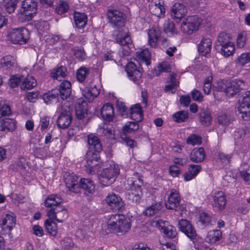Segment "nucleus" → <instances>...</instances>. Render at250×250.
Returning a JSON list of instances; mask_svg holds the SVG:
<instances>
[{
  "label": "nucleus",
  "mask_w": 250,
  "mask_h": 250,
  "mask_svg": "<svg viewBox=\"0 0 250 250\" xmlns=\"http://www.w3.org/2000/svg\"><path fill=\"white\" fill-rule=\"evenodd\" d=\"M237 110L242 114V118L245 120L250 119V91L247 92L240 101Z\"/></svg>",
  "instance_id": "9d476101"
},
{
  "label": "nucleus",
  "mask_w": 250,
  "mask_h": 250,
  "mask_svg": "<svg viewBox=\"0 0 250 250\" xmlns=\"http://www.w3.org/2000/svg\"><path fill=\"white\" fill-rule=\"evenodd\" d=\"M212 78L208 77L207 78L204 82V85H203V90L204 93L206 94H209L211 88V82Z\"/></svg>",
  "instance_id": "0e129e2a"
},
{
  "label": "nucleus",
  "mask_w": 250,
  "mask_h": 250,
  "mask_svg": "<svg viewBox=\"0 0 250 250\" xmlns=\"http://www.w3.org/2000/svg\"><path fill=\"white\" fill-rule=\"evenodd\" d=\"M17 4L13 3L8 2L6 1L3 0V6L6 11L9 14L13 12L16 7Z\"/></svg>",
  "instance_id": "338daca9"
},
{
  "label": "nucleus",
  "mask_w": 250,
  "mask_h": 250,
  "mask_svg": "<svg viewBox=\"0 0 250 250\" xmlns=\"http://www.w3.org/2000/svg\"><path fill=\"white\" fill-rule=\"evenodd\" d=\"M74 20L75 24L78 28H83L87 21V17L83 13L74 12Z\"/></svg>",
  "instance_id": "cd10ccee"
},
{
  "label": "nucleus",
  "mask_w": 250,
  "mask_h": 250,
  "mask_svg": "<svg viewBox=\"0 0 250 250\" xmlns=\"http://www.w3.org/2000/svg\"><path fill=\"white\" fill-rule=\"evenodd\" d=\"M136 127L131 128L130 126H124L123 128V133L121 135V139L131 148L136 146V143L133 139H130L126 136V134L134 133L139 128V126H134Z\"/></svg>",
  "instance_id": "a211bd4d"
},
{
  "label": "nucleus",
  "mask_w": 250,
  "mask_h": 250,
  "mask_svg": "<svg viewBox=\"0 0 250 250\" xmlns=\"http://www.w3.org/2000/svg\"><path fill=\"white\" fill-rule=\"evenodd\" d=\"M82 189L86 195L92 194L95 192V185L91 180L83 178L79 181V192Z\"/></svg>",
  "instance_id": "6ab92c4d"
},
{
  "label": "nucleus",
  "mask_w": 250,
  "mask_h": 250,
  "mask_svg": "<svg viewBox=\"0 0 250 250\" xmlns=\"http://www.w3.org/2000/svg\"><path fill=\"white\" fill-rule=\"evenodd\" d=\"M100 93L99 89L95 86L85 87L83 91V94L88 102H92Z\"/></svg>",
  "instance_id": "c85d7f7f"
},
{
  "label": "nucleus",
  "mask_w": 250,
  "mask_h": 250,
  "mask_svg": "<svg viewBox=\"0 0 250 250\" xmlns=\"http://www.w3.org/2000/svg\"><path fill=\"white\" fill-rule=\"evenodd\" d=\"M238 63L241 65L250 62V52L242 54L237 58Z\"/></svg>",
  "instance_id": "4d7b16f0"
},
{
  "label": "nucleus",
  "mask_w": 250,
  "mask_h": 250,
  "mask_svg": "<svg viewBox=\"0 0 250 250\" xmlns=\"http://www.w3.org/2000/svg\"><path fill=\"white\" fill-rule=\"evenodd\" d=\"M72 117L69 112H62L57 121V125H70Z\"/></svg>",
  "instance_id": "e433bc0d"
},
{
  "label": "nucleus",
  "mask_w": 250,
  "mask_h": 250,
  "mask_svg": "<svg viewBox=\"0 0 250 250\" xmlns=\"http://www.w3.org/2000/svg\"><path fill=\"white\" fill-rule=\"evenodd\" d=\"M39 95L38 91L27 92L25 95V98L30 102L34 103L38 99Z\"/></svg>",
  "instance_id": "774afa93"
},
{
  "label": "nucleus",
  "mask_w": 250,
  "mask_h": 250,
  "mask_svg": "<svg viewBox=\"0 0 250 250\" xmlns=\"http://www.w3.org/2000/svg\"><path fill=\"white\" fill-rule=\"evenodd\" d=\"M66 70L64 67L60 66L55 72L51 73V76L59 81H61V78H63L66 76Z\"/></svg>",
  "instance_id": "a18cd8bd"
},
{
  "label": "nucleus",
  "mask_w": 250,
  "mask_h": 250,
  "mask_svg": "<svg viewBox=\"0 0 250 250\" xmlns=\"http://www.w3.org/2000/svg\"><path fill=\"white\" fill-rule=\"evenodd\" d=\"M116 107L122 116H126L128 114L127 108L124 103L117 101Z\"/></svg>",
  "instance_id": "680f3d73"
},
{
  "label": "nucleus",
  "mask_w": 250,
  "mask_h": 250,
  "mask_svg": "<svg viewBox=\"0 0 250 250\" xmlns=\"http://www.w3.org/2000/svg\"><path fill=\"white\" fill-rule=\"evenodd\" d=\"M186 12L185 5L181 3H175L171 8V17L177 22H179L184 17Z\"/></svg>",
  "instance_id": "f3484780"
},
{
  "label": "nucleus",
  "mask_w": 250,
  "mask_h": 250,
  "mask_svg": "<svg viewBox=\"0 0 250 250\" xmlns=\"http://www.w3.org/2000/svg\"><path fill=\"white\" fill-rule=\"evenodd\" d=\"M47 216L50 219L55 220L58 222H62L68 217V213L64 206H59L47 211Z\"/></svg>",
  "instance_id": "f8f14e48"
},
{
  "label": "nucleus",
  "mask_w": 250,
  "mask_h": 250,
  "mask_svg": "<svg viewBox=\"0 0 250 250\" xmlns=\"http://www.w3.org/2000/svg\"><path fill=\"white\" fill-rule=\"evenodd\" d=\"M205 152L203 147L194 149L190 155V159L193 162L199 163L203 161L205 157Z\"/></svg>",
  "instance_id": "7c9ffc66"
},
{
  "label": "nucleus",
  "mask_w": 250,
  "mask_h": 250,
  "mask_svg": "<svg viewBox=\"0 0 250 250\" xmlns=\"http://www.w3.org/2000/svg\"><path fill=\"white\" fill-rule=\"evenodd\" d=\"M211 41L209 38H203L198 47V50L201 55L207 56L211 49Z\"/></svg>",
  "instance_id": "a878e982"
},
{
  "label": "nucleus",
  "mask_w": 250,
  "mask_h": 250,
  "mask_svg": "<svg viewBox=\"0 0 250 250\" xmlns=\"http://www.w3.org/2000/svg\"><path fill=\"white\" fill-rule=\"evenodd\" d=\"M101 114L104 120L107 122L112 121L114 118L113 105L109 103L104 104L101 109Z\"/></svg>",
  "instance_id": "b1692460"
},
{
  "label": "nucleus",
  "mask_w": 250,
  "mask_h": 250,
  "mask_svg": "<svg viewBox=\"0 0 250 250\" xmlns=\"http://www.w3.org/2000/svg\"><path fill=\"white\" fill-rule=\"evenodd\" d=\"M180 230L184 233L190 239H194L196 236V232L190 222L186 219H181L178 223Z\"/></svg>",
  "instance_id": "2eb2a0df"
},
{
  "label": "nucleus",
  "mask_w": 250,
  "mask_h": 250,
  "mask_svg": "<svg viewBox=\"0 0 250 250\" xmlns=\"http://www.w3.org/2000/svg\"><path fill=\"white\" fill-rule=\"evenodd\" d=\"M119 173V169L115 167L104 169L98 173L99 180L101 184L105 186H108L115 181Z\"/></svg>",
  "instance_id": "39448f33"
},
{
  "label": "nucleus",
  "mask_w": 250,
  "mask_h": 250,
  "mask_svg": "<svg viewBox=\"0 0 250 250\" xmlns=\"http://www.w3.org/2000/svg\"><path fill=\"white\" fill-rule=\"evenodd\" d=\"M106 203L113 211H122L125 208V204L122 198L118 194L112 193L106 197Z\"/></svg>",
  "instance_id": "1a4fd4ad"
},
{
  "label": "nucleus",
  "mask_w": 250,
  "mask_h": 250,
  "mask_svg": "<svg viewBox=\"0 0 250 250\" xmlns=\"http://www.w3.org/2000/svg\"><path fill=\"white\" fill-rule=\"evenodd\" d=\"M8 40L14 44H24L29 38V32L25 28H13L9 30L7 34Z\"/></svg>",
  "instance_id": "20e7f679"
},
{
  "label": "nucleus",
  "mask_w": 250,
  "mask_h": 250,
  "mask_svg": "<svg viewBox=\"0 0 250 250\" xmlns=\"http://www.w3.org/2000/svg\"><path fill=\"white\" fill-rule=\"evenodd\" d=\"M108 22L113 28H120L124 26L125 19L122 12L116 9H109L107 12Z\"/></svg>",
  "instance_id": "0eeeda50"
},
{
  "label": "nucleus",
  "mask_w": 250,
  "mask_h": 250,
  "mask_svg": "<svg viewBox=\"0 0 250 250\" xmlns=\"http://www.w3.org/2000/svg\"><path fill=\"white\" fill-rule=\"evenodd\" d=\"M37 2L35 0H24L21 3L19 20L21 22L31 20L37 12Z\"/></svg>",
  "instance_id": "7ed1b4c3"
},
{
  "label": "nucleus",
  "mask_w": 250,
  "mask_h": 250,
  "mask_svg": "<svg viewBox=\"0 0 250 250\" xmlns=\"http://www.w3.org/2000/svg\"><path fill=\"white\" fill-rule=\"evenodd\" d=\"M78 177L73 173L66 172L64 175V179L65 186L68 190L74 193L79 192Z\"/></svg>",
  "instance_id": "4468645a"
},
{
  "label": "nucleus",
  "mask_w": 250,
  "mask_h": 250,
  "mask_svg": "<svg viewBox=\"0 0 250 250\" xmlns=\"http://www.w3.org/2000/svg\"><path fill=\"white\" fill-rule=\"evenodd\" d=\"M63 200L61 197L57 194H51L47 196L44 201V206L46 208H51L62 206L60 204Z\"/></svg>",
  "instance_id": "5701e85b"
},
{
  "label": "nucleus",
  "mask_w": 250,
  "mask_h": 250,
  "mask_svg": "<svg viewBox=\"0 0 250 250\" xmlns=\"http://www.w3.org/2000/svg\"><path fill=\"white\" fill-rule=\"evenodd\" d=\"M108 229L113 233L122 235L130 229L131 222L129 218L120 214L111 215L107 223Z\"/></svg>",
  "instance_id": "f257e3e1"
},
{
  "label": "nucleus",
  "mask_w": 250,
  "mask_h": 250,
  "mask_svg": "<svg viewBox=\"0 0 250 250\" xmlns=\"http://www.w3.org/2000/svg\"><path fill=\"white\" fill-rule=\"evenodd\" d=\"M130 118L133 121L130 122L131 124L133 125H138V123L143 121L144 116L143 113H131Z\"/></svg>",
  "instance_id": "bf43d9fd"
},
{
  "label": "nucleus",
  "mask_w": 250,
  "mask_h": 250,
  "mask_svg": "<svg viewBox=\"0 0 250 250\" xmlns=\"http://www.w3.org/2000/svg\"><path fill=\"white\" fill-rule=\"evenodd\" d=\"M232 86L233 89L235 90L237 93H239L241 90L244 89L245 88V82L239 79H235L230 83Z\"/></svg>",
  "instance_id": "8fccbe9b"
},
{
  "label": "nucleus",
  "mask_w": 250,
  "mask_h": 250,
  "mask_svg": "<svg viewBox=\"0 0 250 250\" xmlns=\"http://www.w3.org/2000/svg\"><path fill=\"white\" fill-rule=\"evenodd\" d=\"M47 220L45 222V230L51 235L55 236L58 232L57 225L56 223L51 220Z\"/></svg>",
  "instance_id": "ea45409f"
},
{
  "label": "nucleus",
  "mask_w": 250,
  "mask_h": 250,
  "mask_svg": "<svg viewBox=\"0 0 250 250\" xmlns=\"http://www.w3.org/2000/svg\"><path fill=\"white\" fill-rule=\"evenodd\" d=\"M36 85V80L32 76H27L22 82L21 88L25 90L32 89Z\"/></svg>",
  "instance_id": "4c0bfd02"
},
{
  "label": "nucleus",
  "mask_w": 250,
  "mask_h": 250,
  "mask_svg": "<svg viewBox=\"0 0 250 250\" xmlns=\"http://www.w3.org/2000/svg\"><path fill=\"white\" fill-rule=\"evenodd\" d=\"M234 50V44L231 42L230 43H228L221 47V53L224 56L229 57L233 54Z\"/></svg>",
  "instance_id": "49530a36"
},
{
  "label": "nucleus",
  "mask_w": 250,
  "mask_h": 250,
  "mask_svg": "<svg viewBox=\"0 0 250 250\" xmlns=\"http://www.w3.org/2000/svg\"><path fill=\"white\" fill-rule=\"evenodd\" d=\"M217 123L222 125H227L233 124V120L229 116L224 113L218 114L217 116Z\"/></svg>",
  "instance_id": "c03bdc74"
},
{
  "label": "nucleus",
  "mask_w": 250,
  "mask_h": 250,
  "mask_svg": "<svg viewBox=\"0 0 250 250\" xmlns=\"http://www.w3.org/2000/svg\"><path fill=\"white\" fill-rule=\"evenodd\" d=\"M89 74V69L84 66H82L77 71V79L79 82L82 83L85 80L86 77Z\"/></svg>",
  "instance_id": "79ce46f5"
},
{
  "label": "nucleus",
  "mask_w": 250,
  "mask_h": 250,
  "mask_svg": "<svg viewBox=\"0 0 250 250\" xmlns=\"http://www.w3.org/2000/svg\"><path fill=\"white\" fill-rule=\"evenodd\" d=\"M202 138L200 136L193 134L188 137L187 139V143L192 146L198 145L201 144Z\"/></svg>",
  "instance_id": "6e6d98bb"
},
{
  "label": "nucleus",
  "mask_w": 250,
  "mask_h": 250,
  "mask_svg": "<svg viewBox=\"0 0 250 250\" xmlns=\"http://www.w3.org/2000/svg\"><path fill=\"white\" fill-rule=\"evenodd\" d=\"M88 144L90 149H93L95 151L100 152L102 150V146L98 138L93 134L88 135Z\"/></svg>",
  "instance_id": "2f4dec72"
},
{
  "label": "nucleus",
  "mask_w": 250,
  "mask_h": 250,
  "mask_svg": "<svg viewBox=\"0 0 250 250\" xmlns=\"http://www.w3.org/2000/svg\"><path fill=\"white\" fill-rule=\"evenodd\" d=\"M61 245L62 247L66 250H71L74 247L72 240L69 237L64 238L61 241Z\"/></svg>",
  "instance_id": "13d9d810"
},
{
  "label": "nucleus",
  "mask_w": 250,
  "mask_h": 250,
  "mask_svg": "<svg viewBox=\"0 0 250 250\" xmlns=\"http://www.w3.org/2000/svg\"><path fill=\"white\" fill-rule=\"evenodd\" d=\"M218 41L221 47L231 42L230 37L227 33L224 32L220 34L218 36Z\"/></svg>",
  "instance_id": "5fc2aeb1"
},
{
  "label": "nucleus",
  "mask_w": 250,
  "mask_h": 250,
  "mask_svg": "<svg viewBox=\"0 0 250 250\" xmlns=\"http://www.w3.org/2000/svg\"><path fill=\"white\" fill-rule=\"evenodd\" d=\"M201 22L200 19L197 16H189L184 20L181 28L184 33L191 35L198 30Z\"/></svg>",
  "instance_id": "423d86ee"
},
{
  "label": "nucleus",
  "mask_w": 250,
  "mask_h": 250,
  "mask_svg": "<svg viewBox=\"0 0 250 250\" xmlns=\"http://www.w3.org/2000/svg\"><path fill=\"white\" fill-rule=\"evenodd\" d=\"M0 222L8 225L10 227L12 226V228H13L15 227L16 219L14 215L7 214L5 215L4 218L1 220Z\"/></svg>",
  "instance_id": "864d4df0"
},
{
  "label": "nucleus",
  "mask_w": 250,
  "mask_h": 250,
  "mask_svg": "<svg viewBox=\"0 0 250 250\" xmlns=\"http://www.w3.org/2000/svg\"><path fill=\"white\" fill-rule=\"evenodd\" d=\"M210 220L211 217L208 214L205 212H202L200 214V221L203 225H208L210 223Z\"/></svg>",
  "instance_id": "69168bd1"
},
{
  "label": "nucleus",
  "mask_w": 250,
  "mask_h": 250,
  "mask_svg": "<svg viewBox=\"0 0 250 250\" xmlns=\"http://www.w3.org/2000/svg\"><path fill=\"white\" fill-rule=\"evenodd\" d=\"M157 68V70H154L153 72V74L155 76H159L160 72H170L171 70L170 65L167 62H162L160 63L158 65Z\"/></svg>",
  "instance_id": "de8ad7c7"
},
{
  "label": "nucleus",
  "mask_w": 250,
  "mask_h": 250,
  "mask_svg": "<svg viewBox=\"0 0 250 250\" xmlns=\"http://www.w3.org/2000/svg\"><path fill=\"white\" fill-rule=\"evenodd\" d=\"M59 97L58 90H52L51 92L46 93L42 95V99L44 102L49 104L53 102L57 101Z\"/></svg>",
  "instance_id": "58836bf2"
},
{
  "label": "nucleus",
  "mask_w": 250,
  "mask_h": 250,
  "mask_svg": "<svg viewBox=\"0 0 250 250\" xmlns=\"http://www.w3.org/2000/svg\"><path fill=\"white\" fill-rule=\"evenodd\" d=\"M21 80L20 76H18L17 75L12 76L9 80V85L11 87H16L19 85Z\"/></svg>",
  "instance_id": "052dcab7"
},
{
  "label": "nucleus",
  "mask_w": 250,
  "mask_h": 250,
  "mask_svg": "<svg viewBox=\"0 0 250 250\" xmlns=\"http://www.w3.org/2000/svg\"><path fill=\"white\" fill-rule=\"evenodd\" d=\"M1 64L5 69H12L15 64L14 60L11 56H6L1 61Z\"/></svg>",
  "instance_id": "09e8293b"
},
{
  "label": "nucleus",
  "mask_w": 250,
  "mask_h": 250,
  "mask_svg": "<svg viewBox=\"0 0 250 250\" xmlns=\"http://www.w3.org/2000/svg\"><path fill=\"white\" fill-rule=\"evenodd\" d=\"M212 200L211 205L214 210L217 211L223 210L226 206L227 199L225 194L222 191L215 192L212 194Z\"/></svg>",
  "instance_id": "9b49d317"
},
{
  "label": "nucleus",
  "mask_w": 250,
  "mask_h": 250,
  "mask_svg": "<svg viewBox=\"0 0 250 250\" xmlns=\"http://www.w3.org/2000/svg\"><path fill=\"white\" fill-rule=\"evenodd\" d=\"M173 119L176 122L180 123L186 121L188 118V113L186 111H180L172 115Z\"/></svg>",
  "instance_id": "37998d69"
},
{
  "label": "nucleus",
  "mask_w": 250,
  "mask_h": 250,
  "mask_svg": "<svg viewBox=\"0 0 250 250\" xmlns=\"http://www.w3.org/2000/svg\"><path fill=\"white\" fill-rule=\"evenodd\" d=\"M164 32L167 34L172 35L177 33V29L175 28L174 23L170 20L166 21L163 26Z\"/></svg>",
  "instance_id": "a19ab883"
},
{
  "label": "nucleus",
  "mask_w": 250,
  "mask_h": 250,
  "mask_svg": "<svg viewBox=\"0 0 250 250\" xmlns=\"http://www.w3.org/2000/svg\"><path fill=\"white\" fill-rule=\"evenodd\" d=\"M13 229L12 226L10 227L9 226L0 222V233L1 234H10L11 233L10 232Z\"/></svg>",
  "instance_id": "e2e57ef3"
},
{
  "label": "nucleus",
  "mask_w": 250,
  "mask_h": 250,
  "mask_svg": "<svg viewBox=\"0 0 250 250\" xmlns=\"http://www.w3.org/2000/svg\"><path fill=\"white\" fill-rule=\"evenodd\" d=\"M180 202V197L179 193L176 190L172 189L165 203V206L168 209L179 210L181 209Z\"/></svg>",
  "instance_id": "ddd939ff"
},
{
  "label": "nucleus",
  "mask_w": 250,
  "mask_h": 250,
  "mask_svg": "<svg viewBox=\"0 0 250 250\" xmlns=\"http://www.w3.org/2000/svg\"><path fill=\"white\" fill-rule=\"evenodd\" d=\"M162 224H163L162 221L158 220L155 222V226L158 227L161 230H163V232L167 237H169V238H174L177 234L176 228L171 226L166 227L165 226H163Z\"/></svg>",
  "instance_id": "bb28decb"
},
{
  "label": "nucleus",
  "mask_w": 250,
  "mask_h": 250,
  "mask_svg": "<svg viewBox=\"0 0 250 250\" xmlns=\"http://www.w3.org/2000/svg\"><path fill=\"white\" fill-rule=\"evenodd\" d=\"M151 10H152L151 12L153 15L159 17L164 15L165 13V8L164 6L160 4H156L154 5H152Z\"/></svg>",
  "instance_id": "3c124183"
},
{
  "label": "nucleus",
  "mask_w": 250,
  "mask_h": 250,
  "mask_svg": "<svg viewBox=\"0 0 250 250\" xmlns=\"http://www.w3.org/2000/svg\"><path fill=\"white\" fill-rule=\"evenodd\" d=\"M73 55L80 61H83L86 58V53L83 48L75 47L72 49Z\"/></svg>",
  "instance_id": "603ef678"
},
{
  "label": "nucleus",
  "mask_w": 250,
  "mask_h": 250,
  "mask_svg": "<svg viewBox=\"0 0 250 250\" xmlns=\"http://www.w3.org/2000/svg\"><path fill=\"white\" fill-rule=\"evenodd\" d=\"M216 88L218 91H224L227 95L231 97L237 93L235 92V90L233 89L230 83L229 85L227 86L223 82H221L218 83Z\"/></svg>",
  "instance_id": "c9c22d12"
},
{
  "label": "nucleus",
  "mask_w": 250,
  "mask_h": 250,
  "mask_svg": "<svg viewBox=\"0 0 250 250\" xmlns=\"http://www.w3.org/2000/svg\"><path fill=\"white\" fill-rule=\"evenodd\" d=\"M117 31H115L116 33ZM117 34L114 35V39L121 45H128L131 44L132 41L131 38L127 33L123 31H118Z\"/></svg>",
  "instance_id": "393cba45"
},
{
  "label": "nucleus",
  "mask_w": 250,
  "mask_h": 250,
  "mask_svg": "<svg viewBox=\"0 0 250 250\" xmlns=\"http://www.w3.org/2000/svg\"><path fill=\"white\" fill-rule=\"evenodd\" d=\"M125 71L129 79L134 82L138 81L142 77L143 68L140 62L135 63L130 62L125 67Z\"/></svg>",
  "instance_id": "6e6552de"
},
{
  "label": "nucleus",
  "mask_w": 250,
  "mask_h": 250,
  "mask_svg": "<svg viewBox=\"0 0 250 250\" xmlns=\"http://www.w3.org/2000/svg\"><path fill=\"white\" fill-rule=\"evenodd\" d=\"M137 56L139 59L140 63H145L148 66L151 63V53L148 49H145L136 52Z\"/></svg>",
  "instance_id": "c756f323"
},
{
  "label": "nucleus",
  "mask_w": 250,
  "mask_h": 250,
  "mask_svg": "<svg viewBox=\"0 0 250 250\" xmlns=\"http://www.w3.org/2000/svg\"><path fill=\"white\" fill-rule=\"evenodd\" d=\"M163 208L161 202L152 203L151 206L147 207L143 212L146 216H152L157 213Z\"/></svg>",
  "instance_id": "473e14b6"
},
{
  "label": "nucleus",
  "mask_w": 250,
  "mask_h": 250,
  "mask_svg": "<svg viewBox=\"0 0 250 250\" xmlns=\"http://www.w3.org/2000/svg\"><path fill=\"white\" fill-rule=\"evenodd\" d=\"M75 108L76 116L80 120L84 118L87 114V104L83 98L77 100Z\"/></svg>",
  "instance_id": "412c9836"
},
{
  "label": "nucleus",
  "mask_w": 250,
  "mask_h": 250,
  "mask_svg": "<svg viewBox=\"0 0 250 250\" xmlns=\"http://www.w3.org/2000/svg\"><path fill=\"white\" fill-rule=\"evenodd\" d=\"M199 114L201 124L210 125L212 119L211 113L208 108L201 109Z\"/></svg>",
  "instance_id": "72a5a7b5"
},
{
  "label": "nucleus",
  "mask_w": 250,
  "mask_h": 250,
  "mask_svg": "<svg viewBox=\"0 0 250 250\" xmlns=\"http://www.w3.org/2000/svg\"><path fill=\"white\" fill-rule=\"evenodd\" d=\"M161 34V30L157 27H152L148 30V44L152 47H156L157 45L158 39Z\"/></svg>",
  "instance_id": "aec40b11"
},
{
  "label": "nucleus",
  "mask_w": 250,
  "mask_h": 250,
  "mask_svg": "<svg viewBox=\"0 0 250 250\" xmlns=\"http://www.w3.org/2000/svg\"><path fill=\"white\" fill-rule=\"evenodd\" d=\"M222 237V232L220 230L215 229L210 230L206 236V241L214 243L219 241Z\"/></svg>",
  "instance_id": "f704fd0d"
},
{
  "label": "nucleus",
  "mask_w": 250,
  "mask_h": 250,
  "mask_svg": "<svg viewBox=\"0 0 250 250\" xmlns=\"http://www.w3.org/2000/svg\"><path fill=\"white\" fill-rule=\"evenodd\" d=\"M58 90L59 96L62 100H65L69 97L71 93V84L68 81H64L60 85L58 89H54Z\"/></svg>",
  "instance_id": "4be33fe9"
},
{
  "label": "nucleus",
  "mask_w": 250,
  "mask_h": 250,
  "mask_svg": "<svg viewBox=\"0 0 250 250\" xmlns=\"http://www.w3.org/2000/svg\"><path fill=\"white\" fill-rule=\"evenodd\" d=\"M99 152L89 151L86 153V159L87 164L86 167L89 169V173L93 174L95 172L94 169L98 165L100 157Z\"/></svg>",
  "instance_id": "dca6fc26"
},
{
  "label": "nucleus",
  "mask_w": 250,
  "mask_h": 250,
  "mask_svg": "<svg viewBox=\"0 0 250 250\" xmlns=\"http://www.w3.org/2000/svg\"><path fill=\"white\" fill-rule=\"evenodd\" d=\"M127 184L130 187L128 198L133 202H139L143 195V181L138 173H134L132 177L127 179Z\"/></svg>",
  "instance_id": "f03ea898"
}]
</instances>
